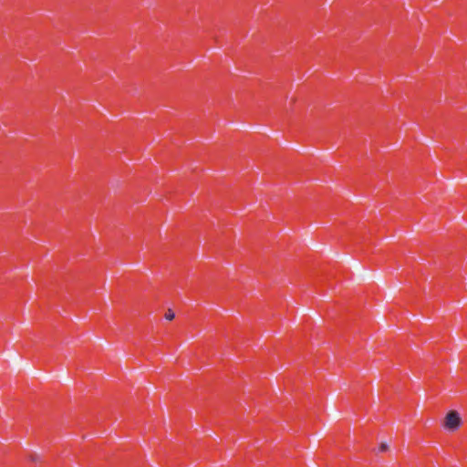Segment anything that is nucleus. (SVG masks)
<instances>
[{
	"mask_svg": "<svg viewBox=\"0 0 467 467\" xmlns=\"http://www.w3.org/2000/svg\"><path fill=\"white\" fill-rule=\"evenodd\" d=\"M175 315L174 313L172 312V310L169 309L166 313H165V318L167 320H172L174 318Z\"/></svg>",
	"mask_w": 467,
	"mask_h": 467,
	"instance_id": "f03ea898",
	"label": "nucleus"
},
{
	"mask_svg": "<svg viewBox=\"0 0 467 467\" xmlns=\"http://www.w3.org/2000/svg\"><path fill=\"white\" fill-rule=\"evenodd\" d=\"M461 425V418L457 411H450L444 420V428L449 431H455Z\"/></svg>",
	"mask_w": 467,
	"mask_h": 467,
	"instance_id": "f257e3e1",
	"label": "nucleus"
},
{
	"mask_svg": "<svg viewBox=\"0 0 467 467\" xmlns=\"http://www.w3.org/2000/svg\"><path fill=\"white\" fill-rule=\"evenodd\" d=\"M386 450H387V445H386V444H384V443H382V444L380 445V447H379V451H385Z\"/></svg>",
	"mask_w": 467,
	"mask_h": 467,
	"instance_id": "7ed1b4c3",
	"label": "nucleus"
}]
</instances>
